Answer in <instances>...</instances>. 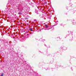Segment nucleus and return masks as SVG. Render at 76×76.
Instances as JSON below:
<instances>
[{"instance_id":"9b49d317","label":"nucleus","mask_w":76,"mask_h":76,"mask_svg":"<svg viewBox=\"0 0 76 76\" xmlns=\"http://www.w3.org/2000/svg\"><path fill=\"white\" fill-rule=\"evenodd\" d=\"M11 28H13V26H11Z\"/></svg>"},{"instance_id":"f03ea898","label":"nucleus","mask_w":76,"mask_h":76,"mask_svg":"<svg viewBox=\"0 0 76 76\" xmlns=\"http://www.w3.org/2000/svg\"><path fill=\"white\" fill-rule=\"evenodd\" d=\"M52 29V31H53L54 29V27H53V26H52V27L51 28H49V29Z\"/></svg>"},{"instance_id":"9d476101","label":"nucleus","mask_w":76,"mask_h":76,"mask_svg":"<svg viewBox=\"0 0 76 76\" xmlns=\"http://www.w3.org/2000/svg\"><path fill=\"white\" fill-rule=\"evenodd\" d=\"M13 34L14 35H15V34H16V33H13Z\"/></svg>"},{"instance_id":"1a4fd4ad","label":"nucleus","mask_w":76,"mask_h":76,"mask_svg":"<svg viewBox=\"0 0 76 76\" xmlns=\"http://www.w3.org/2000/svg\"><path fill=\"white\" fill-rule=\"evenodd\" d=\"M9 43H10V44H11V43H12V42H11V41H10Z\"/></svg>"},{"instance_id":"4468645a","label":"nucleus","mask_w":76,"mask_h":76,"mask_svg":"<svg viewBox=\"0 0 76 76\" xmlns=\"http://www.w3.org/2000/svg\"><path fill=\"white\" fill-rule=\"evenodd\" d=\"M61 26H62V24H61Z\"/></svg>"},{"instance_id":"0eeeda50","label":"nucleus","mask_w":76,"mask_h":76,"mask_svg":"<svg viewBox=\"0 0 76 76\" xmlns=\"http://www.w3.org/2000/svg\"><path fill=\"white\" fill-rule=\"evenodd\" d=\"M37 15H38V16H41V14L38 13L37 14Z\"/></svg>"},{"instance_id":"2eb2a0df","label":"nucleus","mask_w":76,"mask_h":76,"mask_svg":"<svg viewBox=\"0 0 76 76\" xmlns=\"http://www.w3.org/2000/svg\"><path fill=\"white\" fill-rule=\"evenodd\" d=\"M6 32H7V31H5V33H6Z\"/></svg>"},{"instance_id":"f257e3e1","label":"nucleus","mask_w":76,"mask_h":76,"mask_svg":"<svg viewBox=\"0 0 76 76\" xmlns=\"http://www.w3.org/2000/svg\"><path fill=\"white\" fill-rule=\"evenodd\" d=\"M50 25H51V24H49L48 26L47 24L45 25V27L44 28V29H45V30H48V29H49V28H51L52 27V26Z\"/></svg>"},{"instance_id":"ddd939ff","label":"nucleus","mask_w":76,"mask_h":76,"mask_svg":"<svg viewBox=\"0 0 76 76\" xmlns=\"http://www.w3.org/2000/svg\"><path fill=\"white\" fill-rule=\"evenodd\" d=\"M46 3V2H44L45 4Z\"/></svg>"},{"instance_id":"423d86ee","label":"nucleus","mask_w":76,"mask_h":76,"mask_svg":"<svg viewBox=\"0 0 76 76\" xmlns=\"http://www.w3.org/2000/svg\"><path fill=\"white\" fill-rule=\"evenodd\" d=\"M18 14H19V15H22V13H21V12H20L18 13Z\"/></svg>"},{"instance_id":"20e7f679","label":"nucleus","mask_w":76,"mask_h":76,"mask_svg":"<svg viewBox=\"0 0 76 76\" xmlns=\"http://www.w3.org/2000/svg\"><path fill=\"white\" fill-rule=\"evenodd\" d=\"M29 9H30L28 7V8H27L26 10H28V11H29Z\"/></svg>"},{"instance_id":"39448f33","label":"nucleus","mask_w":76,"mask_h":76,"mask_svg":"<svg viewBox=\"0 0 76 76\" xmlns=\"http://www.w3.org/2000/svg\"><path fill=\"white\" fill-rule=\"evenodd\" d=\"M29 30H30L31 31H33V30H32V28H29Z\"/></svg>"},{"instance_id":"f8f14e48","label":"nucleus","mask_w":76,"mask_h":76,"mask_svg":"<svg viewBox=\"0 0 76 76\" xmlns=\"http://www.w3.org/2000/svg\"><path fill=\"white\" fill-rule=\"evenodd\" d=\"M1 35L3 36V34H1Z\"/></svg>"},{"instance_id":"f3484780","label":"nucleus","mask_w":76,"mask_h":76,"mask_svg":"<svg viewBox=\"0 0 76 76\" xmlns=\"http://www.w3.org/2000/svg\"><path fill=\"white\" fill-rule=\"evenodd\" d=\"M42 41H43V40H42Z\"/></svg>"},{"instance_id":"7ed1b4c3","label":"nucleus","mask_w":76,"mask_h":76,"mask_svg":"<svg viewBox=\"0 0 76 76\" xmlns=\"http://www.w3.org/2000/svg\"><path fill=\"white\" fill-rule=\"evenodd\" d=\"M30 34H32V33L30 32L29 34H27V35H28L29 37H30V36H31V35H30Z\"/></svg>"},{"instance_id":"6e6552de","label":"nucleus","mask_w":76,"mask_h":76,"mask_svg":"<svg viewBox=\"0 0 76 76\" xmlns=\"http://www.w3.org/2000/svg\"><path fill=\"white\" fill-rule=\"evenodd\" d=\"M25 19H26V20L27 19H28V18H27V17H26V18H25Z\"/></svg>"},{"instance_id":"dca6fc26","label":"nucleus","mask_w":76,"mask_h":76,"mask_svg":"<svg viewBox=\"0 0 76 76\" xmlns=\"http://www.w3.org/2000/svg\"><path fill=\"white\" fill-rule=\"evenodd\" d=\"M45 46H46V45H45Z\"/></svg>"}]
</instances>
